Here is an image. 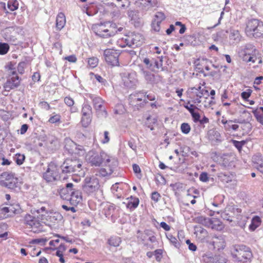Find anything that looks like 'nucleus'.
Listing matches in <instances>:
<instances>
[{
	"label": "nucleus",
	"instance_id": "f257e3e1",
	"mask_svg": "<svg viewBox=\"0 0 263 263\" xmlns=\"http://www.w3.org/2000/svg\"><path fill=\"white\" fill-rule=\"evenodd\" d=\"M82 187L84 194L93 196L100 190L99 180L95 175L87 176L83 182Z\"/></svg>",
	"mask_w": 263,
	"mask_h": 263
},
{
	"label": "nucleus",
	"instance_id": "f03ea898",
	"mask_svg": "<svg viewBox=\"0 0 263 263\" xmlns=\"http://www.w3.org/2000/svg\"><path fill=\"white\" fill-rule=\"evenodd\" d=\"M246 33L249 37L260 36L263 34V22L257 19L249 20L247 24Z\"/></svg>",
	"mask_w": 263,
	"mask_h": 263
},
{
	"label": "nucleus",
	"instance_id": "7ed1b4c3",
	"mask_svg": "<svg viewBox=\"0 0 263 263\" xmlns=\"http://www.w3.org/2000/svg\"><path fill=\"white\" fill-rule=\"evenodd\" d=\"M107 157H110L105 152L92 149L86 154L85 159L91 166H99Z\"/></svg>",
	"mask_w": 263,
	"mask_h": 263
},
{
	"label": "nucleus",
	"instance_id": "20e7f679",
	"mask_svg": "<svg viewBox=\"0 0 263 263\" xmlns=\"http://www.w3.org/2000/svg\"><path fill=\"white\" fill-rule=\"evenodd\" d=\"M231 253L233 257L237 260L243 262L249 260L252 256L250 248L244 245L234 246Z\"/></svg>",
	"mask_w": 263,
	"mask_h": 263
},
{
	"label": "nucleus",
	"instance_id": "39448f33",
	"mask_svg": "<svg viewBox=\"0 0 263 263\" xmlns=\"http://www.w3.org/2000/svg\"><path fill=\"white\" fill-rule=\"evenodd\" d=\"M0 183L9 189L15 190L20 189L21 182L14 174L4 172L0 176Z\"/></svg>",
	"mask_w": 263,
	"mask_h": 263
},
{
	"label": "nucleus",
	"instance_id": "423d86ee",
	"mask_svg": "<svg viewBox=\"0 0 263 263\" xmlns=\"http://www.w3.org/2000/svg\"><path fill=\"white\" fill-rule=\"evenodd\" d=\"M82 162L79 159H66L61 166L63 173L77 174L82 170Z\"/></svg>",
	"mask_w": 263,
	"mask_h": 263
},
{
	"label": "nucleus",
	"instance_id": "0eeeda50",
	"mask_svg": "<svg viewBox=\"0 0 263 263\" xmlns=\"http://www.w3.org/2000/svg\"><path fill=\"white\" fill-rule=\"evenodd\" d=\"M163 59L162 56L153 54L143 58L142 61L147 68L154 71L156 69L162 68Z\"/></svg>",
	"mask_w": 263,
	"mask_h": 263
},
{
	"label": "nucleus",
	"instance_id": "6e6552de",
	"mask_svg": "<svg viewBox=\"0 0 263 263\" xmlns=\"http://www.w3.org/2000/svg\"><path fill=\"white\" fill-rule=\"evenodd\" d=\"M60 168L55 163L51 162L43 174V178L47 182H52L58 180Z\"/></svg>",
	"mask_w": 263,
	"mask_h": 263
},
{
	"label": "nucleus",
	"instance_id": "1a4fd4ad",
	"mask_svg": "<svg viewBox=\"0 0 263 263\" xmlns=\"http://www.w3.org/2000/svg\"><path fill=\"white\" fill-rule=\"evenodd\" d=\"M106 168H102L99 174L102 177L110 175L118 165V161L115 157H107L104 161Z\"/></svg>",
	"mask_w": 263,
	"mask_h": 263
},
{
	"label": "nucleus",
	"instance_id": "9d476101",
	"mask_svg": "<svg viewBox=\"0 0 263 263\" xmlns=\"http://www.w3.org/2000/svg\"><path fill=\"white\" fill-rule=\"evenodd\" d=\"M120 52L117 50L107 49L104 51V57L106 62L112 66L119 65V57Z\"/></svg>",
	"mask_w": 263,
	"mask_h": 263
},
{
	"label": "nucleus",
	"instance_id": "9b49d317",
	"mask_svg": "<svg viewBox=\"0 0 263 263\" xmlns=\"http://www.w3.org/2000/svg\"><path fill=\"white\" fill-rule=\"evenodd\" d=\"M90 98L93 102V105L98 116L101 118H106L107 116V111L103 106L104 100L100 97L91 95Z\"/></svg>",
	"mask_w": 263,
	"mask_h": 263
},
{
	"label": "nucleus",
	"instance_id": "f8f14e48",
	"mask_svg": "<svg viewBox=\"0 0 263 263\" xmlns=\"http://www.w3.org/2000/svg\"><path fill=\"white\" fill-rule=\"evenodd\" d=\"M124 40L127 46L135 48L141 45L144 39L141 34L132 32L126 35Z\"/></svg>",
	"mask_w": 263,
	"mask_h": 263
},
{
	"label": "nucleus",
	"instance_id": "ddd939ff",
	"mask_svg": "<svg viewBox=\"0 0 263 263\" xmlns=\"http://www.w3.org/2000/svg\"><path fill=\"white\" fill-rule=\"evenodd\" d=\"M146 92L144 91L138 92L131 94L129 96V103L132 105L143 106L147 101L145 99Z\"/></svg>",
	"mask_w": 263,
	"mask_h": 263
},
{
	"label": "nucleus",
	"instance_id": "4468645a",
	"mask_svg": "<svg viewBox=\"0 0 263 263\" xmlns=\"http://www.w3.org/2000/svg\"><path fill=\"white\" fill-rule=\"evenodd\" d=\"M9 77L4 85L5 90L7 91L17 88L20 84V79L16 74V71H13L12 75H9Z\"/></svg>",
	"mask_w": 263,
	"mask_h": 263
},
{
	"label": "nucleus",
	"instance_id": "2eb2a0df",
	"mask_svg": "<svg viewBox=\"0 0 263 263\" xmlns=\"http://www.w3.org/2000/svg\"><path fill=\"white\" fill-rule=\"evenodd\" d=\"M37 213L39 214V216L42 220H48L47 218L49 217L50 221L54 222L55 220L60 219L61 215L58 213L50 212L48 213L46 210V208L44 206L41 208L36 211Z\"/></svg>",
	"mask_w": 263,
	"mask_h": 263
},
{
	"label": "nucleus",
	"instance_id": "dca6fc26",
	"mask_svg": "<svg viewBox=\"0 0 263 263\" xmlns=\"http://www.w3.org/2000/svg\"><path fill=\"white\" fill-rule=\"evenodd\" d=\"M23 223L26 226L32 228H37L41 226V223L38 218H36L35 216L29 214H26L24 216Z\"/></svg>",
	"mask_w": 263,
	"mask_h": 263
},
{
	"label": "nucleus",
	"instance_id": "f3484780",
	"mask_svg": "<svg viewBox=\"0 0 263 263\" xmlns=\"http://www.w3.org/2000/svg\"><path fill=\"white\" fill-rule=\"evenodd\" d=\"M212 245L217 250H223L226 245L224 236L214 235L212 238Z\"/></svg>",
	"mask_w": 263,
	"mask_h": 263
},
{
	"label": "nucleus",
	"instance_id": "a211bd4d",
	"mask_svg": "<svg viewBox=\"0 0 263 263\" xmlns=\"http://www.w3.org/2000/svg\"><path fill=\"white\" fill-rule=\"evenodd\" d=\"M3 211L6 218L9 217H12L16 214L20 213L21 208L18 204L9 205L8 206H3Z\"/></svg>",
	"mask_w": 263,
	"mask_h": 263
},
{
	"label": "nucleus",
	"instance_id": "6ab92c4d",
	"mask_svg": "<svg viewBox=\"0 0 263 263\" xmlns=\"http://www.w3.org/2000/svg\"><path fill=\"white\" fill-rule=\"evenodd\" d=\"M73 184L72 183H67L65 187L62 189L60 192V195L63 200L68 201L70 198L71 191H73Z\"/></svg>",
	"mask_w": 263,
	"mask_h": 263
},
{
	"label": "nucleus",
	"instance_id": "aec40b11",
	"mask_svg": "<svg viewBox=\"0 0 263 263\" xmlns=\"http://www.w3.org/2000/svg\"><path fill=\"white\" fill-rule=\"evenodd\" d=\"M229 43L231 45H236L241 40V36L238 30L231 29L229 32Z\"/></svg>",
	"mask_w": 263,
	"mask_h": 263
},
{
	"label": "nucleus",
	"instance_id": "412c9836",
	"mask_svg": "<svg viewBox=\"0 0 263 263\" xmlns=\"http://www.w3.org/2000/svg\"><path fill=\"white\" fill-rule=\"evenodd\" d=\"M124 85L127 88H132L136 85L137 80L135 75L132 73L125 74L122 78Z\"/></svg>",
	"mask_w": 263,
	"mask_h": 263
},
{
	"label": "nucleus",
	"instance_id": "4be33fe9",
	"mask_svg": "<svg viewBox=\"0 0 263 263\" xmlns=\"http://www.w3.org/2000/svg\"><path fill=\"white\" fill-rule=\"evenodd\" d=\"M71 192V196L68 201H70L72 205H77L82 201L81 192L74 189Z\"/></svg>",
	"mask_w": 263,
	"mask_h": 263
},
{
	"label": "nucleus",
	"instance_id": "5701e85b",
	"mask_svg": "<svg viewBox=\"0 0 263 263\" xmlns=\"http://www.w3.org/2000/svg\"><path fill=\"white\" fill-rule=\"evenodd\" d=\"M96 34L102 37H107L114 36L115 33L114 31H110L107 29H104L103 25H99L96 31Z\"/></svg>",
	"mask_w": 263,
	"mask_h": 263
},
{
	"label": "nucleus",
	"instance_id": "b1692460",
	"mask_svg": "<svg viewBox=\"0 0 263 263\" xmlns=\"http://www.w3.org/2000/svg\"><path fill=\"white\" fill-rule=\"evenodd\" d=\"M66 24V17L64 14L60 12L56 18V28L58 30L62 29Z\"/></svg>",
	"mask_w": 263,
	"mask_h": 263
},
{
	"label": "nucleus",
	"instance_id": "393cba45",
	"mask_svg": "<svg viewBox=\"0 0 263 263\" xmlns=\"http://www.w3.org/2000/svg\"><path fill=\"white\" fill-rule=\"evenodd\" d=\"M127 200L128 201L126 204V206L127 208L132 210L138 206L139 203V200L138 198L131 196L130 198H128Z\"/></svg>",
	"mask_w": 263,
	"mask_h": 263
},
{
	"label": "nucleus",
	"instance_id": "a878e982",
	"mask_svg": "<svg viewBox=\"0 0 263 263\" xmlns=\"http://www.w3.org/2000/svg\"><path fill=\"white\" fill-rule=\"evenodd\" d=\"M203 257H208L209 260L207 262H212L213 263H226L227 259L222 255H215L214 257L209 256L208 257L207 255H205Z\"/></svg>",
	"mask_w": 263,
	"mask_h": 263
},
{
	"label": "nucleus",
	"instance_id": "bb28decb",
	"mask_svg": "<svg viewBox=\"0 0 263 263\" xmlns=\"http://www.w3.org/2000/svg\"><path fill=\"white\" fill-rule=\"evenodd\" d=\"M141 73L144 77L145 80L149 83H152L155 80V76L151 72L142 68L140 70Z\"/></svg>",
	"mask_w": 263,
	"mask_h": 263
},
{
	"label": "nucleus",
	"instance_id": "cd10ccee",
	"mask_svg": "<svg viewBox=\"0 0 263 263\" xmlns=\"http://www.w3.org/2000/svg\"><path fill=\"white\" fill-rule=\"evenodd\" d=\"M231 207H228L226 210L221 212V217L227 221H232L233 217V212L231 211Z\"/></svg>",
	"mask_w": 263,
	"mask_h": 263
},
{
	"label": "nucleus",
	"instance_id": "c85d7f7f",
	"mask_svg": "<svg viewBox=\"0 0 263 263\" xmlns=\"http://www.w3.org/2000/svg\"><path fill=\"white\" fill-rule=\"evenodd\" d=\"M209 227L217 231H221L223 228V225L218 220L214 219L212 220L210 219V224L209 225Z\"/></svg>",
	"mask_w": 263,
	"mask_h": 263
},
{
	"label": "nucleus",
	"instance_id": "c756f323",
	"mask_svg": "<svg viewBox=\"0 0 263 263\" xmlns=\"http://www.w3.org/2000/svg\"><path fill=\"white\" fill-rule=\"evenodd\" d=\"M260 222L261 220L260 217L258 216H255L252 219L251 223L249 226V229L252 231H254L259 226Z\"/></svg>",
	"mask_w": 263,
	"mask_h": 263
},
{
	"label": "nucleus",
	"instance_id": "7c9ffc66",
	"mask_svg": "<svg viewBox=\"0 0 263 263\" xmlns=\"http://www.w3.org/2000/svg\"><path fill=\"white\" fill-rule=\"evenodd\" d=\"M115 208L114 205L107 204L104 208V214L106 217L112 216Z\"/></svg>",
	"mask_w": 263,
	"mask_h": 263
},
{
	"label": "nucleus",
	"instance_id": "2f4dec72",
	"mask_svg": "<svg viewBox=\"0 0 263 263\" xmlns=\"http://www.w3.org/2000/svg\"><path fill=\"white\" fill-rule=\"evenodd\" d=\"M209 135L211 140L218 142L221 141V135L217 130L215 129L211 130L209 132Z\"/></svg>",
	"mask_w": 263,
	"mask_h": 263
},
{
	"label": "nucleus",
	"instance_id": "473e14b6",
	"mask_svg": "<svg viewBox=\"0 0 263 263\" xmlns=\"http://www.w3.org/2000/svg\"><path fill=\"white\" fill-rule=\"evenodd\" d=\"M195 222L203 226L209 227L210 224V219L209 218H205L203 216H198L195 219Z\"/></svg>",
	"mask_w": 263,
	"mask_h": 263
},
{
	"label": "nucleus",
	"instance_id": "72a5a7b5",
	"mask_svg": "<svg viewBox=\"0 0 263 263\" xmlns=\"http://www.w3.org/2000/svg\"><path fill=\"white\" fill-rule=\"evenodd\" d=\"M82 116H91L92 108L91 106L87 103L83 104L82 108Z\"/></svg>",
	"mask_w": 263,
	"mask_h": 263
},
{
	"label": "nucleus",
	"instance_id": "f704fd0d",
	"mask_svg": "<svg viewBox=\"0 0 263 263\" xmlns=\"http://www.w3.org/2000/svg\"><path fill=\"white\" fill-rule=\"evenodd\" d=\"M121 242L120 237L117 236L111 237L108 239V243L110 246L115 247H118Z\"/></svg>",
	"mask_w": 263,
	"mask_h": 263
},
{
	"label": "nucleus",
	"instance_id": "c9c22d12",
	"mask_svg": "<svg viewBox=\"0 0 263 263\" xmlns=\"http://www.w3.org/2000/svg\"><path fill=\"white\" fill-rule=\"evenodd\" d=\"M18 3L16 0H9L7 3L8 8L10 11H14L17 9Z\"/></svg>",
	"mask_w": 263,
	"mask_h": 263
},
{
	"label": "nucleus",
	"instance_id": "e433bc0d",
	"mask_svg": "<svg viewBox=\"0 0 263 263\" xmlns=\"http://www.w3.org/2000/svg\"><path fill=\"white\" fill-rule=\"evenodd\" d=\"M166 237L170 240V242L173 244L176 248L180 247V242L177 240V238L173 236L171 234H166Z\"/></svg>",
	"mask_w": 263,
	"mask_h": 263
},
{
	"label": "nucleus",
	"instance_id": "4c0bfd02",
	"mask_svg": "<svg viewBox=\"0 0 263 263\" xmlns=\"http://www.w3.org/2000/svg\"><path fill=\"white\" fill-rule=\"evenodd\" d=\"M91 121V116H82L81 123L83 127H87Z\"/></svg>",
	"mask_w": 263,
	"mask_h": 263
},
{
	"label": "nucleus",
	"instance_id": "58836bf2",
	"mask_svg": "<svg viewBox=\"0 0 263 263\" xmlns=\"http://www.w3.org/2000/svg\"><path fill=\"white\" fill-rule=\"evenodd\" d=\"M9 45L7 43L0 42V54H6L9 50Z\"/></svg>",
	"mask_w": 263,
	"mask_h": 263
},
{
	"label": "nucleus",
	"instance_id": "ea45409f",
	"mask_svg": "<svg viewBox=\"0 0 263 263\" xmlns=\"http://www.w3.org/2000/svg\"><path fill=\"white\" fill-rule=\"evenodd\" d=\"M98 62L99 60L96 57H91L90 58H89L87 61L88 65L91 68L96 67L98 65Z\"/></svg>",
	"mask_w": 263,
	"mask_h": 263
},
{
	"label": "nucleus",
	"instance_id": "a19ab883",
	"mask_svg": "<svg viewBox=\"0 0 263 263\" xmlns=\"http://www.w3.org/2000/svg\"><path fill=\"white\" fill-rule=\"evenodd\" d=\"M25 157L24 155L17 154L14 157V159L17 164L20 165L22 164L25 160Z\"/></svg>",
	"mask_w": 263,
	"mask_h": 263
},
{
	"label": "nucleus",
	"instance_id": "79ce46f5",
	"mask_svg": "<svg viewBox=\"0 0 263 263\" xmlns=\"http://www.w3.org/2000/svg\"><path fill=\"white\" fill-rule=\"evenodd\" d=\"M252 162L255 165H257L262 163L261 156L259 154H257L252 157Z\"/></svg>",
	"mask_w": 263,
	"mask_h": 263
},
{
	"label": "nucleus",
	"instance_id": "37998d69",
	"mask_svg": "<svg viewBox=\"0 0 263 263\" xmlns=\"http://www.w3.org/2000/svg\"><path fill=\"white\" fill-rule=\"evenodd\" d=\"M252 112L257 121L263 125V115L260 114L259 112L257 111V109L253 110Z\"/></svg>",
	"mask_w": 263,
	"mask_h": 263
},
{
	"label": "nucleus",
	"instance_id": "c03bdc74",
	"mask_svg": "<svg viewBox=\"0 0 263 263\" xmlns=\"http://www.w3.org/2000/svg\"><path fill=\"white\" fill-rule=\"evenodd\" d=\"M50 123H56L61 122V116L59 114H54L51 116L48 120Z\"/></svg>",
	"mask_w": 263,
	"mask_h": 263
},
{
	"label": "nucleus",
	"instance_id": "a18cd8bd",
	"mask_svg": "<svg viewBox=\"0 0 263 263\" xmlns=\"http://www.w3.org/2000/svg\"><path fill=\"white\" fill-rule=\"evenodd\" d=\"M203 96H206L205 99H208V97L209 96V95L207 90L203 88L200 91L196 92V97L201 99Z\"/></svg>",
	"mask_w": 263,
	"mask_h": 263
},
{
	"label": "nucleus",
	"instance_id": "49530a36",
	"mask_svg": "<svg viewBox=\"0 0 263 263\" xmlns=\"http://www.w3.org/2000/svg\"><path fill=\"white\" fill-rule=\"evenodd\" d=\"M232 143H233L234 146L236 148H237V149L239 151H240L242 149V146L246 143V142L245 141H238L233 140H232Z\"/></svg>",
	"mask_w": 263,
	"mask_h": 263
},
{
	"label": "nucleus",
	"instance_id": "de8ad7c7",
	"mask_svg": "<svg viewBox=\"0 0 263 263\" xmlns=\"http://www.w3.org/2000/svg\"><path fill=\"white\" fill-rule=\"evenodd\" d=\"M181 132L185 134H187L189 133L191 130V127L190 125L188 123H183L181 125Z\"/></svg>",
	"mask_w": 263,
	"mask_h": 263
},
{
	"label": "nucleus",
	"instance_id": "09e8293b",
	"mask_svg": "<svg viewBox=\"0 0 263 263\" xmlns=\"http://www.w3.org/2000/svg\"><path fill=\"white\" fill-rule=\"evenodd\" d=\"M165 18L164 14L161 12H158L155 15V18L154 20L162 22Z\"/></svg>",
	"mask_w": 263,
	"mask_h": 263
},
{
	"label": "nucleus",
	"instance_id": "8fccbe9b",
	"mask_svg": "<svg viewBox=\"0 0 263 263\" xmlns=\"http://www.w3.org/2000/svg\"><path fill=\"white\" fill-rule=\"evenodd\" d=\"M239 128V126L237 124H233L232 123H228L226 125L225 129L227 131H230L232 130L233 131L237 130Z\"/></svg>",
	"mask_w": 263,
	"mask_h": 263
},
{
	"label": "nucleus",
	"instance_id": "3c124183",
	"mask_svg": "<svg viewBox=\"0 0 263 263\" xmlns=\"http://www.w3.org/2000/svg\"><path fill=\"white\" fill-rule=\"evenodd\" d=\"M127 15L131 20H136L138 17V12L135 10H130L128 11Z\"/></svg>",
	"mask_w": 263,
	"mask_h": 263
},
{
	"label": "nucleus",
	"instance_id": "603ef678",
	"mask_svg": "<svg viewBox=\"0 0 263 263\" xmlns=\"http://www.w3.org/2000/svg\"><path fill=\"white\" fill-rule=\"evenodd\" d=\"M162 250L161 249H157L154 251V255L157 261H160L162 258Z\"/></svg>",
	"mask_w": 263,
	"mask_h": 263
},
{
	"label": "nucleus",
	"instance_id": "864d4df0",
	"mask_svg": "<svg viewBox=\"0 0 263 263\" xmlns=\"http://www.w3.org/2000/svg\"><path fill=\"white\" fill-rule=\"evenodd\" d=\"M161 22L154 20L152 22V28L155 31H159L160 29V24Z\"/></svg>",
	"mask_w": 263,
	"mask_h": 263
},
{
	"label": "nucleus",
	"instance_id": "5fc2aeb1",
	"mask_svg": "<svg viewBox=\"0 0 263 263\" xmlns=\"http://www.w3.org/2000/svg\"><path fill=\"white\" fill-rule=\"evenodd\" d=\"M26 63L25 62H20L17 66V71L20 74H23L24 72L25 67L26 66Z\"/></svg>",
	"mask_w": 263,
	"mask_h": 263
},
{
	"label": "nucleus",
	"instance_id": "6e6d98bb",
	"mask_svg": "<svg viewBox=\"0 0 263 263\" xmlns=\"http://www.w3.org/2000/svg\"><path fill=\"white\" fill-rule=\"evenodd\" d=\"M160 197V194L157 192H154L152 193L151 199L155 202H158Z\"/></svg>",
	"mask_w": 263,
	"mask_h": 263
},
{
	"label": "nucleus",
	"instance_id": "4d7b16f0",
	"mask_svg": "<svg viewBox=\"0 0 263 263\" xmlns=\"http://www.w3.org/2000/svg\"><path fill=\"white\" fill-rule=\"evenodd\" d=\"M245 52H246L245 60L247 62H252L253 63H255L256 58L254 59V57L250 55L251 54L249 52H248V49H246V51H245Z\"/></svg>",
	"mask_w": 263,
	"mask_h": 263
},
{
	"label": "nucleus",
	"instance_id": "13d9d810",
	"mask_svg": "<svg viewBox=\"0 0 263 263\" xmlns=\"http://www.w3.org/2000/svg\"><path fill=\"white\" fill-rule=\"evenodd\" d=\"M186 243L188 245L189 249L192 251H195L197 249L196 246L193 243L191 242L189 239H187L186 241Z\"/></svg>",
	"mask_w": 263,
	"mask_h": 263
},
{
	"label": "nucleus",
	"instance_id": "bf43d9fd",
	"mask_svg": "<svg viewBox=\"0 0 263 263\" xmlns=\"http://www.w3.org/2000/svg\"><path fill=\"white\" fill-rule=\"evenodd\" d=\"M199 179L202 182H206L209 180V177L208 176V174L205 172H202L200 175Z\"/></svg>",
	"mask_w": 263,
	"mask_h": 263
},
{
	"label": "nucleus",
	"instance_id": "052dcab7",
	"mask_svg": "<svg viewBox=\"0 0 263 263\" xmlns=\"http://www.w3.org/2000/svg\"><path fill=\"white\" fill-rule=\"evenodd\" d=\"M46 241H47V240H46V239L39 238V239H33V240L31 241V243H32V244H34V243H37V244L41 243V244H42V245H45Z\"/></svg>",
	"mask_w": 263,
	"mask_h": 263
},
{
	"label": "nucleus",
	"instance_id": "680f3d73",
	"mask_svg": "<svg viewBox=\"0 0 263 263\" xmlns=\"http://www.w3.org/2000/svg\"><path fill=\"white\" fill-rule=\"evenodd\" d=\"M65 104L68 106H72L74 104V101L70 97H66L64 99Z\"/></svg>",
	"mask_w": 263,
	"mask_h": 263
},
{
	"label": "nucleus",
	"instance_id": "e2e57ef3",
	"mask_svg": "<svg viewBox=\"0 0 263 263\" xmlns=\"http://www.w3.org/2000/svg\"><path fill=\"white\" fill-rule=\"evenodd\" d=\"M184 107L189 110L190 114H192L193 111H194L195 109L196 108V106H195L193 104H190L189 102H188L187 105H184Z\"/></svg>",
	"mask_w": 263,
	"mask_h": 263
},
{
	"label": "nucleus",
	"instance_id": "0e129e2a",
	"mask_svg": "<svg viewBox=\"0 0 263 263\" xmlns=\"http://www.w3.org/2000/svg\"><path fill=\"white\" fill-rule=\"evenodd\" d=\"M191 114L192 115V117L193 118L194 122H199L200 121V116L199 113L195 112L194 111Z\"/></svg>",
	"mask_w": 263,
	"mask_h": 263
},
{
	"label": "nucleus",
	"instance_id": "69168bd1",
	"mask_svg": "<svg viewBox=\"0 0 263 263\" xmlns=\"http://www.w3.org/2000/svg\"><path fill=\"white\" fill-rule=\"evenodd\" d=\"M104 139L102 140V142L104 144L107 143L109 141V132L105 131L104 133Z\"/></svg>",
	"mask_w": 263,
	"mask_h": 263
},
{
	"label": "nucleus",
	"instance_id": "338daca9",
	"mask_svg": "<svg viewBox=\"0 0 263 263\" xmlns=\"http://www.w3.org/2000/svg\"><path fill=\"white\" fill-rule=\"evenodd\" d=\"M65 59L68 62L75 63L76 62L77 59L76 57L74 55H71L68 57H65Z\"/></svg>",
	"mask_w": 263,
	"mask_h": 263
},
{
	"label": "nucleus",
	"instance_id": "774afa93",
	"mask_svg": "<svg viewBox=\"0 0 263 263\" xmlns=\"http://www.w3.org/2000/svg\"><path fill=\"white\" fill-rule=\"evenodd\" d=\"M145 2L148 3V5L151 7L157 6L158 4L157 0H145Z\"/></svg>",
	"mask_w": 263,
	"mask_h": 263
}]
</instances>
